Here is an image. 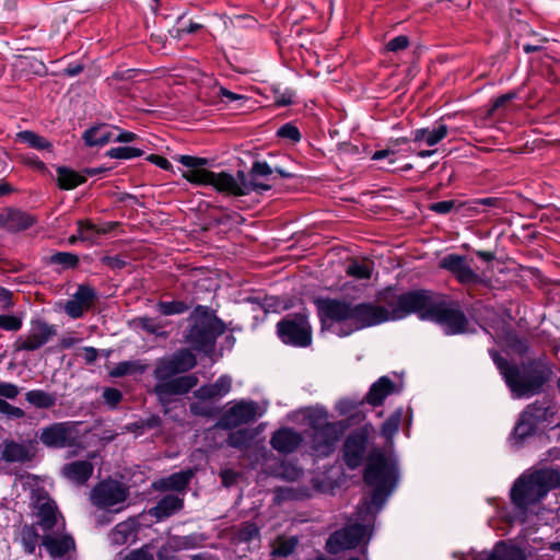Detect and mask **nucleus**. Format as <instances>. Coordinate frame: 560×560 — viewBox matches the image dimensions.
I'll return each mask as SVG.
<instances>
[{"label":"nucleus","instance_id":"72a5a7b5","mask_svg":"<svg viewBox=\"0 0 560 560\" xmlns=\"http://www.w3.org/2000/svg\"><path fill=\"white\" fill-rule=\"evenodd\" d=\"M255 540L258 542V545L260 544L261 533L260 527L253 521L242 522L233 530L232 541L236 545L250 544L252 541Z\"/></svg>","mask_w":560,"mask_h":560},{"label":"nucleus","instance_id":"603ef678","mask_svg":"<svg viewBox=\"0 0 560 560\" xmlns=\"http://www.w3.org/2000/svg\"><path fill=\"white\" fill-rule=\"evenodd\" d=\"M144 154V151L133 147H115L106 151L105 156L118 160H130Z\"/></svg>","mask_w":560,"mask_h":560},{"label":"nucleus","instance_id":"dca6fc26","mask_svg":"<svg viewBox=\"0 0 560 560\" xmlns=\"http://www.w3.org/2000/svg\"><path fill=\"white\" fill-rule=\"evenodd\" d=\"M256 417L257 402L240 400L220 416L217 427L222 430H233L242 424L255 421Z\"/></svg>","mask_w":560,"mask_h":560},{"label":"nucleus","instance_id":"58836bf2","mask_svg":"<svg viewBox=\"0 0 560 560\" xmlns=\"http://www.w3.org/2000/svg\"><path fill=\"white\" fill-rule=\"evenodd\" d=\"M448 132V127L442 119L434 121L431 126L422 128V142L432 147L443 140Z\"/></svg>","mask_w":560,"mask_h":560},{"label":"nucleus","instance_id":"c756f323","mask_svg":"<svg viewBox=\"0 0 560 560\" xmlns=\"http://www.w3.org/2000/svg\"><path fill=\"white\" fill-rule=\"evenodd\" d=\"M277 174L279 177L283 179H296L298 174H285L282 170L277 167L273 164H268L267 160H255L252 164V167L248 172L249 178L254 180H258V178H265L267 180H275L276 177L272 176Z\"/></svg>","mask_w":560,"mask_h":560},{"label":"nucleus","instance_id":"473e14b6","mask_svg":"<svg viewBox=\"0 0 560 560\" xmlns=\"http://www.w3.org/2000/svg\"><path fill=\"white\" fill-rule=\"evenodd\" d=\"M45 501L37 505V524L45 530H51L57 524V513L58 508L56 502L49 498L45 497Z\"/></svg>","mask_w":560,"mask_h":560},{"label":"nucleus","instance_id":"1a4fd4ad","mask_svg":"<svg viewBox=\"0 0 560 560\" xmlns=\"http://www.w3.org/2000/svg\"><path fill=\"white\" fill-rule=\"evenodd\" d=\"M279 340L293 348H307L313 342V328L303 312L287 314L276 325Z\"/></svg>","mask_w":560,"mask_h":560},{"label":"nucleus","instance_id":"20e7f679","mask_svg":"<svg viewBox=\"0 0 560 560\" xmlns=\"http://www.w3.org/2000/svg\"><path fill=\"white\" fill-rule=\"evenodd\" d=\"M553 374L545 354L522 362H513L502 376L513 398H530L544 392Z\"/></svg>","mask_w":560,"mask_h":560},{"label":"nucleus","instance_id":"338daca9","mask_svg":"<svg viewBox=\"0 0 560 560\" xmlns=\"http://www.w3.org/2000/svg\"><path fill=\"white\" fill-rule=\"evenodd\" d=\"M488 353H489L490 358L492 359L495 368L498 369L499 374L502 377L505 374V372L510 369V366L512 365L513 362H510L508 359L502 357L500 354V352L494 348H490L488 350Z\"/></svg>","mask_w":560,"mask_h":560},{"label":"nucleus","instance_id":"4468645a","mask_svg":"<svg viewBox=\"0 0 560 560\" xmlns=\"http://www.w3.org/2000/svg\"><path fill=\"white\" fill-rule=\"evenodd\" d=\"M439 267L448 271L463 285L480 284L487 287L490 282L474 271L467 264L466 257L459 254L444 256L440 260Z\"/></svg>","mask_w":560,"mask_h":560},{"label":"nucleus","instance_id":"79ce46f5","mask_svg":"<svg viewBox=\"0 0 560 560\" xmlns=\"http://www.w3.org/2000/svg\"><path fill=\"white\" fill-rule=\"evenodd\" d=\"M190 305L185 301H159L155 305L156 312L164 316L180 315L186 313Z\"/></svg>","mask_w":560,"mask_h":560},{"label":"nucleus","instance_id":"052dcab7","mask_svg":"<svg viewBox=\"0 0 560 560\" xmlns=\"http://www.w3.org/2000/svg\"><path fill=\"white\" fill-rule=\"evenodd\" d=\"M362 404L360 401H355L353 399H342L338 404V410L341 415H351V419H357L358 421H361L365 418V415L362 412H352Z\"/></svg>","mask_w":560,"mask_h":560},{"label":"nucleus","instance_id":"13d9d810","mask_svg":"<svg viewBox=\"0 0 560 560\" xmlns=\"http://www.w3.org/2000/svg\"><path fill=\"white\" fill-rule=\"evenodd\" d=\"M276 136L280 139H287L290 140L292 143H298L302 139L301 131L299 128L292 124L287 122L282 125L276 132Z\"/></svg>","mask_w":560,"mask_h":560},{"label":"nucleus","instance_id":"a18cd8bd","mask_svg":"<svg viewBox=\"0 0 560 560\" xmlns=\"http://www.w3.org/2000/svg\"><path fill=\"white\" fill-rule=\"evenodd\" d=\"M254 434L248 429H237L231 431L228 435L226 443L233 448H247Z\"/></svg>","mask_w":560,"mask_h":560},{"label":"nucleus","instance_id":"c9c22d12","mask_svg":"<svg viewBox=\"0 0 560 560\" xmlns=\"http://www.w3.org/2000/svg\"><path fill=\"white\" fill-rule=\"evenodd\" d=\"M540 429L533 423L527 417H524V412L520 413V417L512 431L511 439L516 444H522L527 438L538 434Z\"/></svg>","mask_w":560,"mask_h":560},{"label":"nucleus","instance_id":"2f4dec72","mask_svg":"<svg viewBox=\"0 0 560 560\" xmlns=\"http://www.w3.org/2000/svg\"><path fill=\"white\" fill-rule=\"evenodd\" d=\"M34 454L27 445L13 440H5L1 451V458L7 463H25L33 458Z\"/></svg>","mask_w":560,"mask_h":560},{"label":"nucleus","instance_id":"c85d7f7f","mask_svg":"<svg viewBox=\"0 0 560 560\" xmlns=\"http://www.w3.org/2000/svg\"><path fill=\"white\" fill-rule=\"evenodd\" d=\"M42 544L52 558H61L75 549V541L69 534H65L60 537L45 535L42 538Z\"/></svg>","mask_w":560,"mask_h":560},{"label":"nucleus","instance_id":"bf43d9fd","mask_svg":"<svg viewBox=\"0 0 560 560\" xmlns=\"http://www.w3.org/2000/svg\"><path fill=\"white\" fill-rule=\"evenodd\" d=\"M517 97L516 91H510L505 94L499 95L498 97L493 98L491 103L489 104V107L487 109L488 116H494L495 113L504 107L509 102L515 100Z\"/></svg>","mask_w":560,"mask_h":560},{"label":"nucleus","instance_id":"9d476101","mask_svg":"<svg viewBox=\"0 0 560 560\" xmlns=\"http://www.w3.org/2000/svg\"><path fill=\"white\" fill-rule=\"evenodd\" d=\"M374 433V425L366 422L352 430L346 436L341 447V454L342 460L348 469L355 470L366 463L370 440Z\"/></svg>","mask_w":560,"mask_h":560},{"label":"nucleus","instance_id":"f03ea898","mask_svg":"<svg viewBox=\"0 0 560 560\" xmlns=\"http://www.w3.org/2000/svg\"><path fill=\"white\" fill-rule=\"evenodd\" d=\"M197 365V358L190 349L182 348L172 355L158 359L153 370V377L158 383L153 393L161 406L166 408L171 404L170 396H180L189 393L198 384L195 374L180 375L192 370ZM167 413V409L164 410Z\"/></svg>","mask_w":560,"mask_h":560},{"label":"nucleus","instance_id":"a878e982","mask_svg":"<svg viewBox=\"0 0 560 560\" xmlns=\"http://www.w3.org/2000/svg\"><path fill=\"white\" fill-rule=\"evenodd\" d=\"M424 200L425 202L422 203V207L440 215H446L452 212L459 214L465 213V209L468 206V201H462L458 199L434 201L432 199V189L427 191Z\"/></svg>","mask_w":560,"mask_h":560},{"label":"nucleus","instance_id":"5701e85b","mask_svg":"<svg viewBox=\"0 0 560 560\" xmlns=\"http://www.w3.org/2000/svg\"><path fill=\"white\" fill-rule=\"evenodd\" d=\"M396 392H398L396 384L388 376L384 375L370 386L365 396L360 400V404L380 407L389 395Z\"/></svg>","mask_w":560,"mask_h":560},{"label":"nucleus","instance_id":"4d7b16f0","mask_svg":"<svg viewBox=\"0 0 560 560\" xmlns=\"http://www.w3.org/2000/svg\"><path fill=\"white\" fill-rule=\"evenodd\" d=\"M189 412L196 417L202 418H214L220 415L221 410L218 407H213L211 405H207L203 402H191L189 405Z\"/></svg>","mask_w":560,"mask_h":560},{"label":"nucleus","instance_id":"6ab92c4d","mask_svg":"<svg viewBox=\"0 0 560 560\" xmlns=\"http://www.w3.org/2000/svg\"><path fill=\"white\" fill-rule=\"evenodd\" d=\"M194 476L195 470L192 468L182 469L153 480L151 488L159 492H177L184 495Z\"/></svg>","mask_w":560,"mask_h":560},{"label":"nucleus","instance_id":"ea45409f","mask_svg":"<svg viewBox=\"0 0 560 560\" xmlns=\"http://www.w3.org/2000/svg\"><path fill=\"white\" fill-rule=\"evenodd\" d=\"M16 141L26 143L32 149L46 150L48 152H51L54 148L50 141L32 130H23L18 132Z\"/></svg>","mask_w":560,"mask_h":560},{"label":"nucleus","instance_id":"864d4df0","mask_svg":"<svg viewBox=\"0 0 560 560\" xmlns=\"http://www.w3.org/2000/svg\"><path fill=\"white\" fill-rule=\"evenodd\" d=\"M78 233L82 242H95L97 237V225L89 219L78 220Z\"/></svg>","mask_w":560,"mask_h":560},{"label":"nucleus","instance_id":"2eb2a0df","mask_svg":"<svg viewBox=\"0 0 560 560\" xmlns=\"http://www.w3.org/2000/svg\"><path fill=\"white\" fill-rule=\"evenodd\" d=\"M56 334L57 329L54 325H49L40 318L32 319L30 330L16 339L14 348L16 351H35L46 345Z\"/></svg>","mask_w":560,"mask_h":560},{"label":"nucleus","instance_id":"e2e57ef3","mask_svg":"<svg viewBox=\"0 0 560 560\" xmlns=\"http://www.w3.org/2000/svg\"><path fill=\"white\" fill-rule=\"evenodd\" d=\"M20 161L22 164L42 173V174H48L49 171L46 166V164L38 159L35 154H23L20 155Z\"/></svg>","mask_w":560,"mask_h":560},{"label":"nucleus","instance_id":"f704fd0d","mask_svg":"<svg viewBox=\"0 0 560 560\" xmlns=\"http://www.w3.org/2000/svg\"><path fill=\"white\" fill-rule=\"evenodd\" d=\"M57 186L61 190H72L86 182V177L68 166H57Z\"/></svg>","mask_w":560,"mask_h":560},{"label":"nucleus","instance_id":"6e6552de","mask_svg":"<svg viewBox=\"0 0 560 560\" xmlns=\"http://www.w3.org/2000/svg\"><path fill=\"white\" fill-rule=\"evenodd\" d=\"M422 320L436 324L446 336L465 335L469 331V319L457 302L423 289Z\"/></svg>","mask_w":560,"mask_h":560},{"label":"nucleus","instance_id":"4be33fe9","mask_svg":"<svg viewBox=\"0 0 560 560\" xmlns=\"http://www.w3.org/2000/svg\"><path fill=\"white\" fill-rule=\"evenodd\" d=\"M302 442V434L290 427H281L276 430L270 438L271 447L283 455L294 453L301 446Z\"/></svg>","mask_w":560,"mask_h":560},{"label":"nucleus","instance_id":"39448f33","mask_svg":"<svg viewBox=\"0 0 560 560\" xmlns=\"http://www.w3.org/2000/svg\"><path fill=\"white\" fill-rule=\"evenodd\" d=\"M188 326L184 330V342L190 351L212 357L219 337L228 330V324L215 311L207 305H196L187 317Z\"/></svg>","mask_w":560,"mask_h":560},{"label":"nucleus","instance_id":"680f3d73","mask_svg":"<svg viewBox=\"0 0 560 560\" xmlns=\"http://www.w3.org/2000/svg\"><path fill=\"white\" fill-rule=\"evenodd\" d=\"M502 202L500 198L497 197H485L477 198L471 201H468V206L466 207V212H479V206L485 207H499Z\"/></svg>","mask_w":560,"mask_h":560},{"label":"nucleus","instance_id":"4c0bfd02","mask_svg":"<svg viewBox=\"0 0 560 560\" xmlns=\"http://www.w3.org/2000/svg\"><path fill=\"white\" fill-rule=\"evenodd\" d=\"M25 400L37 409H50L57 404V395L43 389H31L25 394Z\"/></svg>","mask_w":560,"mask_h":560},{"label":"nucleus","instance_id":"f8f14e48","mask_svg":"<svg viewBox=\"0 0 560 560\" xmlns=\"http://www.w3.org/2000/svg\"><path fill=\"white\" fill-rule=\"evenodd\" d=\"M128 497V486L109 477L98 481L92 488L90 500L98 509H109L124 503Z\"/></svg>","mask_w":560,"mask_h":560},{"label":"nucleus","instance_id":"49530a36","mask_svg":"<svg viewBox=\"0 0 560 560\" xmlns=\"http://www.w3.org/2000/svg\"><path fill=\"white\" fill-rule=\"evenodd\" d=\"M163 421L159 415H151L147 419H140L130 422L126 425L127 431L135 433H143L145 430L158 429L162 425Z\"/></svg>","mask_w":560,"mask_h":560},{"label":"nucleus","instance_id":"774afa93","mask_svg":"<svg viewBox=\"0 0 560 560\" xmlns=\"http://www.w3.org/2000/svg\"><path fill=\"white\" fill-rule=\"evenodd\" d=\"M109 408L115 409L122 400V393L115 387H106L102 394Z\"/></svg>","mask_w":560,"mask_h":560},{"label":"nucleus","instance_id":"de8ad7c7","mask_svg":"<svg viewBox=\"0 0 560 560\" xmlns=\"http://www.w3.org/2000/svg\"><path fill=\"white\" fill-rule=\"evenodd\" d=\"M406 142H407L406 138H398L395 140H390L385 149L376 150L372 154L371 159L374 161L387 160L388 164L392 165L396 161V158H395L396 153H397L396 147H398L400 143H406Z\"/></svg>","mask_w":560,"mask_h":560},{"label":"nucleus","instance_id":"393cba45","mask_svg":"<svg viewBox=\"0 0 560 560\" xmlns=\"http://www.w3.org/2000/svg\"><path fill=\"white\" fill-rule=\"evenodd\" d=\"M485 560H527L524 548L512 540H499Z\"/></svg>","mask_w":560,"mask_h":560},{"label":"nucleus","instance_id":"aec40b11","mask_svg":"<svg viewBox=\"0 0 560 560\" xmlns=\"http://www.w3.org/2000/svg\"><path fill=\"white\" fill-rule=\"evenodd\" d=\"M96 300L97 293L95 289L88 284H81L73 294V299L67 301L65 305L66 313L73 319L81 318Z\"/></svg>","mask_w":560,"mask_h":560},{"label":"nucleus","instance_id":"7ed1b4c3","mask_svg":"<svg viewBox=\"0 0 560 560\" xmlns=\"http://www.w3.org/2000/svg\"><path fill=\"white\" fill-rule=\"evenodd\" d=\"M362 479L371 487V499L365 503L368 513H377L386 504L399 481L398 463L395 456L383 448L373 447L369 451Z\"/></svg>","mask_w":560,"mask_h":560},{"label":"nucleus","instance_id":"a211bd4d","mask_svg":"<svg viewBox=\"0 0 560 560\" xmlns=\"http://www.w3.org/2000/svg\"><path fill=\"white\" fill-rule=\"evenodd\" d=\"M524 417H527L534 424H536L540 431L546 428L560 427V423H556L555 417L557 415L556 406L547 399L535 400L527 405L524 410Z\"/></svg>","mask_w":560,"mask_h":560},{"label":"nucleus","instance_id":"0eeeda50","mask_svg":"<svg viewBox=\"0 0 560 560\" xmlns=\"http://www.w3.org/2000/svg\"><path fill=\"white\" fill-rule=\"evenodd\" d=\"M560 487V472L544 468L529 475H521L510 490V500L523 515L528 509L539 503L551 491Z\"/></svg>","mask_w":560,"mask_h":560},{"label":"nucleus","instance_id":"b1692460","mask_svg":"<svg viewBox=\"0 0 560 560\" xmlns=\"http://www.w3.org/2000/svg\"><path fill=\"white\" fill-rule=\"evenodd\" d=\"M232 380L229 375L219 376L212 384L202 385L194 392V396L201 400H211L220 398L230 393Z\"/></svg>","mask_w":560,"mask_h":560},{"label":"nucleus","instance_id":"7c9ffc66","mask_svg":"<svg viewBox=\"0 0 560 560\" xmlns=\"http://www.w3.org/2000/svg\"><path fill=\"white\" fill-rule=\"evenodd\" d=\"M93 471V464L89 460H74L62 468L65 477L80 486L92 477Z\"/></svg>","mask_w":560,"mask_h":560},{"label":"nucleus","instance_id":"f257e3e1","mask_svg":"<svg viewBox=\"0 0 560 560\" xmlns=\"http://www.w3.org/2000/svg\"><path fill=\"white\" fill-rule=\"evenodd\" d=\"M376 302L352 303L346 299L315 298L317 316L322 331L330 330L332 325L342 324L338 334L346 337L354 331L378 326L389 320L401 319L411 313H420V290L399 293L395 285H388L376 293Z\"/></svg>","mask_w":560,"mask_h":560},{"label":"nucleus","instance_id":"f3484780","mask_svg":"<svg viewBox=\"0 0 560 560\" xmlns=\"http://www.w3.org/2000/svg\"><path fill=\"white\" fill-rule=\"evenodd\" d=\"M365 535V526L353 524L335 530L326 541V551L330 555H338L348 549L355 548Z\"/></svg>","mask_w":560,"mask_h":560},{"label":"nucleus","instance_id":"0e129e2a","mask_svg":"<svg viewBox=\"0 0 560 560\" xmlns=\"http://www.w3.org/2000/svg\"><path fill=\"white\" fill-rule=\"evenodd\" d=\"M137 363L132 361H121L110 371L113 377H124L137 372Z\"/></svg>","mask_w":560,"mask_h":560},{"label":"nucleus","instance_id":"ddd939ff","mask_svg":"<svg viewBox=\"0 0 560 560\" xmlns=\"http://www.w3.org/2000/svg\"><path fill=\"white\" fill-rule=\"evenodd\" d=\"M349 427L350 419L326 422V424L313 432L312 450L320 456H329L334 452L336 443Z\"/></svg>","mask_w":560,"mask_h":560},{"label":"nucleus","instance_id":"423d86ee","mask_svg":"<svg viewBox=\"0 0 560 560\" xmlns=\"http://www.w3.org/2000/svg\"><path fill=\"white\" fill-rule=\"evenodd\" d=\"M187 170L182 171V176L194 186H211L213 189L225 197H243L249 195L247 186L238 185L237 179L226 171L219 173L207 168L209 160L188 154H182L175 158Z\"/></svg>","mask_w":560,"mask_h":560},{"label":"nucleus","instance_id":"8fccbe9b","mask_svg":"<svg viewBox=\"0 0 560 560\" xmlns=\"http://www.w3.org/2000/svg\"><path fill=\"white\" fill-rule=\"evenodd\" d=\"M299 544L295 536L278 537L272 555L277 557H289L292 555Z\"/></svg>","mask_w":560,"mask_h":560},{"label":"nucleus","instance_id":"9b49d317","mask_svg":"<svg viewBox=\"0 0 560 560\" xmlns=\"http://www.w3.org/2000/svg\"><path fill=\"white\" fill-rule=\"evenodd\" d=\"M79 422H54L40 430L39 442L47 448L62 450L75 446L79 439Z\"/></svg>","mask_w":560,"mask_h":560},{"label":"nucleus","instance_id":"c03bdc74","mask_svg":"<svg viewBox=\"0 0 560 560\" xmlns=\"http://www.w3.org/2000/svg\"><path fill=\"white\" fill-rule=\"evenodd\" d=\"M39 534L35 525L25 524L21 529V542L26 553L33 555L38 544Z\"/></svg>","mask_w":560,"mask_h":560},{"label":"nucleus","instance_id":"09e8293b","mask_svg":"<svg viewBox=\"0 0 560 560\" xmlns=\"http://www.w3.org/2000/svg\"><path fill=\"white\" fill-rule=\"evenodd\" d=\"M170 539L172 540L173 546L175 547L177 552L182 550L195 549L199 547L201 544L200 535L196 533L185 536L175 535L170 537Z\"/></svg>","mask_w":560,"mask_h":560},{"label":"nucleus","instance_id":"e433bc0d","mask_svg":"<svg viewBox=\"0 0 560 560\" xmlns=\"http://www.w3.org/2000/svg\"><path fill=\"white\" fill-rule=\"evenodd\" d=\"M504 341L506 347L520 358H525L528 355L530 350L529 339L527 337L521 336L516 330L509 329L505 331Z\"/></svg>","mask_w":560,"mask_h":560},{"label":"nucleus","instance_id":"37998d69","mask_svg":"<svg viewBox=\"0 0 560 560\" xmlns=\"http://www.w3.org/2000/svg\"><path fill=\"white\" fill-rule=\"evenodd\" d=\"M402 418V408L396 409L381 425V435L386 441H392L398 432Z\"/></svg>","mask_w":560,"mask_h":560},{"label":"nucleus","instance_id":"6e6d98bb","mask_svg":"<svg viewBox=\"0 0 560 560\" xmlns=\"http://www.w3.org/2000/svg\"><path fill=\"white\" fill-rule=\"evenodd\" d=\"M328 419V412L325 408L312 409L306 415V421L308 427L315 432L322 425L326 424Z\"/></svg>","mask_w":560,"mask_h":560},{"label":"nucleus","instance_id":"cd10ccee","mask_svg":"<svg viewBox=\"0 0 560 560\" xmlns=\"http://www.w3.org/2000/svg\"><path fill=\"white\" fill-rule=\"evenodd\" d=\"M37 223V218L20 209H9L4 217L3 228L9 232L16 233L28 230Z\"/></svg>","mask_w":560,"mask_h":560},{"label":"nucleus","instance_id":"a19ab883","mask_svg":"<svg viewBox=\"0 0 560 560\" xmlns=\"http://www.w3.org/2000/svg\"><path fill=\"white\" fill-rule=\"evenodd\" d=\"M48 264L58 265L61 270L77 269L80 265V258L74 253L56 252L48 258Z\"/></svg>","mask_w":560,"mask_h":560},{"label":"nucleus","instance_id":"412c9836","mask_svg":"<svg viewBox=\"0 0 560 560\" xmlns=\"http://www.w3.org/2000/svg\"><path fill=\"white\" fill-rule=\"evenodd\" d=\"M184 506V497L175 493H167L158 500L156 504L147 510L145 513L159 523L178 514Z\"/></svg>","mask_w":560,"mask_h":560},{"label":"nucleus","instance_id":"5fc2aeb1","mask_svg":"<svg viewBox=\"0 0 560 560\" xmlns=\"http://www.w3.org/2000/svg\"><path fill=\"white\" fill-rule=\"evenodd\" d=\"M347 275L359 280H368L372 276V269L364 262L352 260L347 267Z\"/></svg>","mask_w":560,"mask_h":560},{"label":"nucleus","instance_id":"3c124183","mask_svg":"<svg viewBox=\"0 0 560 560\" xmlns=\"http://www.w3.org/2000/svg\"><path fill=\"white\" fill-rule=\"evenodd\" d=\"M234 177L237 179L238 185L244 184L245 186H247V188L249 189V194L252 191H268L273 186H276V183L271 185L264 182L254 180L249 178L248 174H246L244 171H237L236 176Z\"/></svg>","mask_w":560,"mask_h":560},{"label":"nucleus","instance_id":"bb28decb","mask_svg":"<svg viewBox=\"0 0 560 560\" xmlns=\"http://www.w3.org/2000/svg\"><path fill=\"white\" fill-rule=\"evenodd\" d=\"M114 138V126L107 124H96L89 127L82 133V140L89 148L104 147L105 144L113 142Z\"/></svg>","mask_w":560,"mask_h":560},{"label":"nucleus","instance_id":"69168bd1","mask_svg":"<svg viewBox=\"0 0 560 560\" xmlns=\"http://www.w3.org/2000/svg\"><path fill=\"white\" fill-rule=\"evenodd\" d=\"M273 98L275 105L278 107L289 106L293 103L292 98L294 96V92L291 89H284L281 91L280 88H273Z\"/></svg>","mask_w":560,"mask_h":560}]
</instances>
